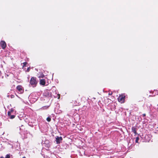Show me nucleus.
Returning a JSON list of instances; mask_svg holds the SVG:
<instances>
[{
    "instance_id": "obj_1",
    "label": "nucleus",
    "mask_w": 158,
    "mask_h": 158,
    "mask_svg": "<svg viewBox=\"0 0 158 158\" xmlns=\"http://www.w3.org/2000/svg\"><path fill=\"white\" fill-rule=\"evenodd\" d=\"M30 83L33 87H35L37 83L36 78L32 77L30 80Z\"/></svg>"
},
{
    "instance_id": "obj_2",
    "label": "nucleus",
    "mask_w": 158,
    "mask_h": 158,
    "mask_svg": "<svg viewBox=\"0 0 158 158\" xmlns=\"http://www.w3.org/2000/svg\"><path fill=\"white\" fill-rule=\"evenodd\" d=\"M124 96L123 95H120L118 98V102L121 103H123L124 101Z\"/></svg>"
},
{
    "instance_id": "obj_3",
    "label": "nucleus",
    "mask_w": 158,
    "mask_h": 158,
    "mask_svg": "<svg viewBox=\"0 0 158 158\" xmlns=\"http://www.w3.org/2000/svg\"><path fill=\"white\" fill-rule=\"evenodd\" d=\"M56 143L58 144L60 143L62 139V138L61 137L56 136Z\"/></svg>"
},
{
    "instance_id": "obj_4",
    "label": "nucleus",
    "mask_w": 158,
    "mask_h": 158,
    "mask_svg": "<svg viewBox=\"0 0 158 158\" xmlns=\"http://www.w3.org/2000/svg\"><path fill=\"white\" fill-rule=\"evenodd\" d=\"M16 88L20 93H22L23 92V90L22 87L21 85H18L17 86Z\"/></svg>"
},
{
    "instance_id": "obj_5",
    "label": "nucleus",
    "mask_w": 158,
    "mask_h": 158,
    "mask_svg": "<svg viewBox=\"0 0 158 158\" xmlns=\"http://www.w3.org/2000/svg\"><path fill=\"white\" fill-rule=\"evenodd\" d=\"M0 45L2 49H4L6 48V44L4 41H1L0 43Z\"/></svg>"
},
{
    "instance_id": "obj_6",
    "label": "nucleus",
    "mask_w": 158,
    "mask_h": 158,
    "mask_svg": "<svg viewBox=\"0 0 158 158\" xmlns=\"http://www.w3.org/2000/svg\"><path fill=\"white\" fill-rule=\"evenodd\" d=\"M40 83V85H44L45 84V81L44 79H41Z\"/></svg>"
},
{
    "instance_id": "obj_7",
    "label": "nucleus",
    "mask_w": 158,
    "mask_h": 158,
    "mask_svg": "<svg viewBox=\"0 0 158 158\" xmlns=\"http://www.w3.org/2000/svg\"><path fill=\"white\" fill-rule=\"evenodd\" d=\"M132 132H133L135 135L137 134L136 129L135 127H132Z\"/></svg>"
},
{
    "instance_id": "obj_8",
    "label": "nucleus",
    "mask_w": 158,
    "mask_h": 158,
    "mask_svg": "<svg viewBox=\"0 0 158 158\" xmlns=\"http://www.w3.org/2000/svg\"><path fill=\"white\" fill-rule=\"evenodd\" d=\"M44 77V75L43 74H41L39 76V78H43Z\"/></svg>"
},
{
    "instance_id": "obj_9",
    "label": "nucleus",
    "mask_w": 158,
    "mask_h": 158,
    "mask_svg": "<svg viewBox=\"0 0 158 158\" xmlns=\"http://www.w3.org/2000/svg\"><path fill=\"white\" fill-rule=\"evenodd\" d=\"M15 117V116L14 115H11L10 116V118L11 119H13Z\"/></svg>"
},
{
    "instance_id": "obj_10",
    "label": "nucleus",
    "mask_w": 158,
    "mask_h": 158,
    "mask_svg": "<svg viewBox=\"0 0 158 158\" xmlns=\"http://www.w3.org/2000/svg\"><path fill=\"white\" fill-rule=\"evenodd\" d=\"M51 118L49 117H48L47 118V120L48 122H50L51 121Z\"/></svg>"
},
{
    "instance_id": "obj_11",
    "label": "nucleus",
    "mask_w": 158,
    "mask_h": 158,
    "mask_svg": "<svg viewBox=\"0 0 158 158\" xmlns=\"http://www.w3.org/2000/svg\"><path fill=\"white\" fill-rule=\"evenodd\" d=\"M5 158H10V156L9 154H7L6 155Z\"/></svg>"
},
{
    "instance_id": "obj_12",
    "label": "nucleus",
    "mask_w": 158,
    "mask_h": 158,
    "mask_svg": "<svg viewBox=\"0 0 158 158\" xmlns=\"http://www.w3.org/2000/svg\"><path fill=\"white\" fill-rule=\"evenodd\" d=\"M8 116H10L11 115H10V114H11V113L10 112V111H9L8 112Z\"/></svg>"
},
{
    "instance_id": "obj_13",
    "label": "nucleus",
    "mask_w": 158,
    "mask_h": 158,
    "mask_svg": "<svg viewBox=\"0 0 158 158\" xmlns=\"http://www.w3.org/2000/svg\"><path fill=\"white\" fill-rule=\"evenodd\" d=\"M139 140V138L138 137H137L136 138V140H135V142L136 143H138V140Z\"/></svg>"
},
{
    "instance_id": "obj_14",
    "label": "nucleus",
    "mask_w": 158,
    "mask_h": 158,
    "mask_svg": "<svg viewBox=\"0 0 158 158\" xmlns=\"http://www.w3.org/2000/svg\"><path fill=\"white\" fill-rule=\"evenodd\" d=\"M30 68H28L27 70V71L28 72H29L30 70Z\"/></svg>"
},
{
    "instance_id": "obj_15",
    "label": "nucleus",
    "mask_w": 158,
    "mask_h": 158,
    "mask_svg": "<svg viewBox=\"0 0 158 158\" xmlns=\"http://www.w3.org/2000/svg\"><path fill=\"white\" fill-rule=\"evenodd\" d=\"M23 64L24 65H25L27 64V63L26 62H24Z\"/></svg>"
},
{
    "instance_id": "obj_16",
    "label": "nucleus",
    "mask_w": 158,
    "mask_h": 158,
    "mask_svg": "<svg viewBox=\"0 0 158 158\" xmlns=\"http://www.w3.org/2000/svg\"><path fill=\"white\" fill-rule=\"evenodd\" d=\"M13 111V110L11 109V110H10V112H11H11H12Z\"/></svg>"
},
{
    "instance_id": "obj_17",
    "label": "nucleus",
    "mask_w": 158,
    "mask_h": 158,
    "mask_svg": "<svg viewBox=\"0 0 158 158\" xmlns=\"http://www.w3.org/2000/svg\"><path fill=\"white\" fill-rule=\"evenodd\" d=\"M143 116L144 117V116H145L146 114H143Z\"/></svg>"
},
{
    "instance_id": "obj_18",
    "label": "nucleus",
    "mask_w": 158,
    "mask_h": 158,
    "mask_svg": "<svg viewBox=\"0 0 158 158\" xmlns=\"http://www.w3.org/2000/svg\"><path fill=\"white\" fill-rule=\"evenodd\" d=\"M112 93H109V95H112Z\"/></svg>"
},
{
    "instance_id": "obj_19",
    "label": "nucleus",
    "mask_w": 158,
    "mask_h": 158,
    "mask_svg": "<svg viewBox=\"0 0 158 158\" xmlns=\"http://www.w3.org/2000/svg\"><path fill=\"white\" fill-rule=\"evenodd\" d=\"M44 107H45L46 108H48V106H45Z\"/></svg>"
},
{
    "instance_id": "obj_20",
    "label": "nucleus",
    "mask_w": 158,
    "mask_h": 158,
    "mask_svg": "<svg viewBox=\"0 0 158 158\" xmlns=\"http://www.w3.org/2000/svg\"><path fill=\"white\" fill-rule=\"evenodd\" d=\"M0 158H4V157L2 156V157H1Z\"/></svg>"
},
{
    "instance_id": "obj_21",
    "label": "nucleus",
    "mask_w": 158,
    "mask_h": 158,
    "mask_svg": "<svg viewBox=\"0 0 158 158\" xmlns=\"http://www.w3.org/2000/svg\"><path fill=\"white\" fill-rule=\"evenodd\" d=\"M23 158H25V157H23Z\"/></svg>"
}]
</instances>
